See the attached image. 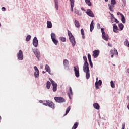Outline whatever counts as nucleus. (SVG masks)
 <instances>
[{
  "label": "nucleus",
  "instance_id": "f257e3e1",
  "mask_svg": "<svg viewBox=\"0 0 129 129\" xmlns=\"http://www.w3.org/2000/svg\"><path fill=\"white\" fill-rule=\"evenodd\" d=\"M83 70L86 73V78L88 80L90 78V70H89V64L88 62L84 63Z\"/></svg>",
  "mask_w": 129,
  "mask_h": 129
},
{
  "label": "nucleus",
  "instance_id": "f03ea898",
  "mask_svg": "<svg viewBox=\"0 0 129 129\" xmlns=\"http://www.w3.org/2000/svg\"><path fill=\"white\" fill-rule=\"evenodd\" d=\"M68 35L69 41L71 42L72 46L75 47V45H76V41H75V38H74V36H73V35H72L71 31L68 30Z\"/></svg>",
  "mask_w": 129,
  "mask_h": 129
},
{
  "label": "nucleus",
  "instance_id": "7ed1b4c3",
  "mask_svg": "<svg viewBox=\"0 0 129 129\" xmlns=\"http://www.w3.org/2000/svg\"><path fill=\"white\" fill-rule=\"evenodd\" d=\"M50 36L53 44H54L55 46H57V45H58V43H59V41H58V39H57L56 34L52 32Z\"/></svg>",
  "mask_w": 129,
  "mask_h": 129
},
{
  "label": "nucleus",
  "instance_id": "20e7f679",
  "mask_svg": "<svg viewBox=\"0 0 129 129\" xmlns=\"http://www.w3.org/2000/svg\"><path fill=\"white\" fill-rule=\"evenodd\" d=\"M17 56L19 61H23V60H24V54L23 53V51L20 50L18 53H17Z\"/></svg>",
  "mask_w": 129,
  "mask_h": 129
},
{
  "label": "nucleus",
  "instance_id": "39448f33",
  "mask_svg": "<svg viewBox=\"0 0 129 129\" xmlns=\"http://www.w3.org/2000/svg\"><path fill=\"white\" fill-rule=\"evenodd\" d=\"M32 51L34 53V55L36 56L37 59L39 60V59H40V57H41L40 51H39L38 49L35 48L34 49H32Z\"/></svg>",
  "mask_w": 129,
  "mask_h": 129
},
{
  "label": "nucleus",
  "instance_id": "423d86ee",
  "mask_svg": "<svg viewBox=\"0 0 129 129\" xmlns=\"http://www.w3.org/2000/svg\"><path fill=\"white\" fill-rule=\"evenodd\" d=\"M74 71L75 72V75L76 77H79V76H80L79 74V67L78 66L74 67Z\"/></svg>",
  "mask_w": 129,
  "mask_h": 129
},
{
  "label": "nucleus",
  "instance_id": "0eeeda50",
  "mask_svg": "<svg viewBox=\"0 0 129 129\" xmlns=\"http://www.w3.org/2000/svg\"><path fill=\"white\" fill-rule=\"evenodd\" d=\"M54 100H55V101L58 103H63V102H65L66 101L64 98L61 97H55Z\"/></svg>",
  "mask_w": 129,
  "mask_h": 129
},
{
  "label": "nucleus",
  "instance_id": "6e6552de",
  "mask_svg": "<svg viewBox=\"0 0 129 129\" xmlns=\"http://www.w3.org/2000/svg\"><path fill=\"white\" fill-rule=\"evenodd\" d=\"M32 44L35 48H37L38 47V45H39V41H38V38H37V37H35L32 40Z\"/></svg>",
  "mask_w": 129,
  "mask_h": 129
},
{
  "label": "nucleus",
  "instance_id": "1a4fd4ad",
  "mask_svg": "<svg viewBox=\"0 0 129 129\" xmlns=\"http://www.w3.org/2000/svg\"><path fill=\"white\" fill-rule=\"evenodd\" d=\"M86 14H87L89 17L94 18V14L92 11H91V9H87V11H86Z\"/></svg>",
  "mask_w": 129,
  "mask_h": 129
},
{
  "label": "nucleus",
  "instance_id": "9d476101",
  "mask_svg": "<svg viewBox=\"0 0 129 129\" xmlns=\"http://www.w3.org/2000/svg\"><path fill=\"white\" fill-rule=\"evenodd\" d=\"M102 84V81L101 80H99L98 81H96L95 83V86L97 89H99V86H101Z\"/></svg>",
  "mask_w": 129,
  "mask_h": 129
},
{
  "label": "nucleus",
  "instance_id": "9b49d317",
  "mask_svg": "<svg viewBox=\"0 0 129 129\" xmlns=\"http://www.w3.org/2000/svg\"><path fill=\"white\" fill-rule=\"evenodd\" d=\"M63 66L65 69H69V61L67 59H64L63 61Z\"/></svg>",
  "mask_w": 129,
  "mask_h": 129
},
{
  "label": "nucleus",
  "instance_id": "f8f14e48",
  "mask_svg": "<svg viewBox=\"0 0 129 129\" xmlns=\"http://www.w3.org/2000/svg\"><path fill=\"white\" fill-rule=\"evenodd\" d=\"M99 53H100V51H99V50L97 49V50H95L93 51V57H94V58H97V57H98V56H99Z\"/></svg>",
  "mask_w": 129,
  "mask_h": 129
},
{
  "label": "nucleus",
  "instance_id": "ddd939ff",
  "mask_svg": "<svg viewBox=\"0 0 129 129\" xmlns=\"http://www.w3.org/2000/svg\"><path fill=\"white\" fill-rule=\"evenodd\" d=\"M46 103H47V104L48 105V106L49 107H51L53 109H54L55 108V104H54V103H53L49 100L46 101Z\"/></svg>",
  "mask_w": 129,
  "mask_h": 129
},
{
  "label": "nucleus",
  "instance_id": "4468645a",
  "mask_svg": "<svg viewBox=\"0 0 129 129\" xmlns=\"http://www.w3.org/2000/svg\"><path fill=\"white\" fill-rule=\"evenodd\" d=\"M113 32L116 33V34H117L118 33V27H117V25H116V24H113Z\"/></svg>",
  "mask_w": 129,
  "mask_h": 129
},
{
  "label": "nucleus",
  "instance_id": "2eb2a0df",
  "mask_svg": "<svg viewBox=\"0 0 129 129\" xmlns=\"http://www.w3.org/2000/svg\"><path fill=\"white\" fill-rule=\"evenodd\" d=\"M102 38L105 41H108L109 39V36H108V34H107V33H105V34L102 35Z\"/></svg>",
  "mask_w": 129,
  "mask_h": 129
},
{
  "label": "nucleus",
  "instance_id": "dca6fc26",
  "mask_svg": "<svg viewBox=\"0 0 129 129\" xmlns=\"http://www.w3.org/2000/svg\"><path fill=\"white\" fill-rule=\"evenodd\" d=\"M68 94L69 95V97L70 99H72V98H71V96L73 95V92H72V88H71V87H70V90L68 92Z\"/></svg>",
  "mask_w": 129,
  "mask_h": 129
},
{
  "label": "nucleus",
  "instance_id": "f3484780",
  "mask_svg": "<svg viewBox=\"0 0 129 129\" xmlns=\"http://www.w3.org/2000/svg\"><path fill=\"white\" fill-rule=\"evenodd\" d=\"M52 85L53 86L52 90L53 92H56L57 91V87H58V85L57 84V83H53L52 84Z\"/></svg>",
  "mask_w": 129,
  "mask_h": 129
},
{
  "label": "nucleus",
  "instance_id": "a211bd4d",
  "mask_svg": "<svg viewBox=\"0 0 129 129\" xmlns=\"http://www.w3.org/2000/svg\"><path fill=\"white\" fill-rule=\"evenodd\" d=\"M47 29H52L53 27V24H52V22L50 21H47L46 22Z\"/></svg>",
  "mask_w": 129,
  "mask_h": 129
},
{
  "label": "nucleus",
  "instance_id": "6ab92c4d",
  "mask_svg": "<svg viewBox=\"0 0 129 129\" xmlns=\"http://www.w3.org/2000/svg\"><path fill=\"white\" fill-rule=\"evenodd\" d=\"M71 11L73 12V8H74V3H75V0H70Z\"/></svg>",
  "mask_w": 129,
  "mask_h": 129
},
{
  "label": "nucleus",
  "instance_id": "aec40b11",
  "mask_svg": "<svg viewBox=\"0 0 129 129\" xmlns=\"http://www.w3.org/2000/svg\"><path fill=\"white\" fill-rule=\"evenodd\" d=\"M74 24L75 27H76L77 28H80V23H79V22L78 21V20H76V19H74Z\"/></svg>",
  "mask_w": 129,
  "mask_h": 129
},
{
  "label": "nucleus",
  "instance_id": "412c9836",
  "mask_svg": "<svg viewBox=\"0 0 129 129\" xmlns=\"http://www.w3.org/2000/svg\"><path fill=\"white\" fill-rule=\"evenodd\" d=\"M94 108L97 109V110H99V108H100V106L97 103H95L93 105Z\"/></svg>",
  "mask_w": 129,
  "mask_h": 129
},
{
  "label": "nucleus",
  "instance_id": "4be33fe9",
  "mask_svg": "<svg viewBox=\"0 0 129 129\" xmlns=\"http://www.w3.org/2000/svg\"><path fill=\"white\" fill-rule=\"evenodd\" d=\"M45 70L49 74H51V68H50V66L48 64L45 65Z\"/></svg>",
  "mask_w": 129,
  "mask_h": 129
},
{
  "label": "nucleus",
  "instance_id": "5701e85b",
  "mask_svg": "<svg viewBox=\"0 0 129 129\" xmlns=\"http://www.w3.org/2000/svg\"><path fill=\"white\" fill-rule=\"evenodd\" d=\"M111 23H116V24H119V21L117 19L114 17L113 18H111Z\"/></svg>",
  "mask_w": 129,
  "mask_h": 129
},
{
  "label": "nucleus",
  "instance_id": "b1692460",
  "mask_svg": "<svg viewBox=\"0 0 129 129\" xmlns=\"http://www.w3.org/2000/svg\"><path fill=\"white\" fill-rule=\"evenodd\" d=\"M94 23H93V20L92 21L90 26V32H92L94 29Z\"/></svg>",
  "mask_w": 129,
  "mask_h": 129
},
{
  "label": "nucleus",
  "instance_id": "393cba45",
  "mask_svg": "<svg viewBox=\"0 0 129 129\" xmlns=\"http://www.w3.org/2000/svg\"><path fill=\"white\" fill-rule=\"evenodd\" d=\"M108 7L110 11L111 12H114V10L113 9V8H114V5H112V4H108Z\"/></svg>",
  "mask_w": 129,
  "mask_h": 129
},
{
  "label": "nucleus",
  "instance_id": "a878e982",
  "mask_svg": "<svg viewBox=\"0 0 129 129\" xmlns=\"http://www.w3.org/2000/svg\"><path fill=\"white\" fill-rule=\"evenodd\" d=\"M55 7L56 11L59 10V4H58V0H54Z\"/></svg>",
  "mask_w": 129,
  "mask_h": 129
},
{
  "label": "nucleus",
  "instance_id": "bb28decb",
  "mask_svg": "<svg viewBox=\"0 0 129 129\" xmlns=\"http://www.w3.org/2000/svg\"><path fill=\"white\" fill-rule=\"evenodd\" d=\"M74 12L78 16H81L82 15V13L80 12V11L76 9H74Z\"/></svg>",
  "mask_w": 129,
  "mask_h": 129
},
{
  "label": "nucleus",
  "instance_id": "cd10ccee",
  "mask_svg": "<svg viewBox=\"0 0 129 129\" xmlns=\"http://www.w3.org/2000/svg\"><path fill=\"white\" fill-rule=\"evenodd\" d=\"M110 85L112 88H115V81H111Z\"/></svg>",
  "mask_w": 129,
  "mask_h": 129
},
{
  "label": "nucleus",
  "instance_id": "c85d7f7f",
  "mask_svg": "<svg viewBox=\"0 0 129 129\" xmlns=\"http://www.w3.org/2000/svg\"><path fill=\"white\" fill-rule=\"evenodd\" d=\"M111 53H112V54L115 55V56H117V55H118L117 50H116V49H114V50H111Z\"/></svg>",
  "mask_w": 129,
  "mask_h": 129
},
{
  "label": "nucleus",
  "instance_id": "c756f323",
  "mask_svg": "<svg viewBox=\"0 0 129 129\" xmlns=\"http://www.w3.org/2000/svg\"><path fill=\"white\" fill-rule=\"evenodd\" d=\"M120 31H122L124 28V25L122 23H120L118 25Z\"/></svg>",
  "mask_w": 129,
  "mask_h": 129
},
{
  "label": "nucleus",
  "instance_id": "7c9ffc66",
  "mask_svg": "<svg viewBox=\"0 0 129 129\" xmlns=\"http://www.w3.org/2000/svg\"><path fill=\"white\" fill-rule=\"evenodd\" d=\"M39 75H40V72H34V76L35 78H39Z\"/></svg>",
  "mask_w": 129,
  "mask_h": 129
},
{
  "label": "nucleus",
  "instance_id": "2f4dec72",
  "mask_svg": "<svg viewBox=\"0 0 129 129\" xmlns=\"http://www.w3.org/2000/svg\"><path fill=\"white\" fill-rule=\"evenodd\" d=\"M85 2L89 7H91L92 6V4L90 2V0H85Z\"/></svg>",
  "mask_w": 129,
  "mask_h": 129
},
{
  "label": "nucleus",
  "instance_id": "473e14b6",
  "mask_svg": "<svg viewBox=\"0 0 129 129\" xmlns=\"http://www.w3.org/2000/svg\"><path fill=\"white\" fill-rule=\"evenodd\" d=\"M50 87H51V82L48 81L46 83V88L47 89H50Z\"/></svg>",
  "mask_w": 129,
  "mask_h": 129
},
{
  "label": "nucleus",
  "instance_id": "72a5a7b5",
  "mask_svg": "<svg viewBox=\"0 0 129 129\" xmlns=\"http://www.w3.org/2000/svg\"><path fill=\"white\" fill-rule=\"evenodd\" d=\"M79 123L76 122L73 126L72 129H77L78 127Z\"/></svg>",
  "mask_w": 129,
  "mask_h": 129
},
{
  "label": "nucleus",
  "instance_id": "f704fd0d",
  "mask_svg": "<svg viewBox=\"0 0 129 129\" xmlns=\"http://www.w3.org/2000/svg\"><path fill=\"white\" fill-rule=\"evenodd\" d=\"M121 17V21L123 23V24H125L126 22V20H125V17H124V15H123Z\"/></svg>",
  "mask_w": 129,
  "mask_h": 129
},
{
  "label": "nucleus",
  "instance_id": "c9c22d12",
  "mask_svg": "<svg viewBox=\"0 0 129 129\" xmlns=\"http://www.w3.org/2000/svg\"><path fill=\"white\" fill-rule=\"evenodd\" d=\"M70 109H71L70 106H69L66 111V114H64V115H67V114H68V113H69V111H70Z\"/></svg>",
  "mask_w": 129,
  "mask_h": 129
},
{
  "label": "nucleus",
  "instance_id": "e433bc0d",
  "mask_svg": "<svg viewBox=\"0 0 129 129\" xmlns=\"http://www.w3.org/2000/svg\"><path fill=\"white\" fill-rule=\"evenodd\" d=\"M31 40V35H27L25 39L26 42H29Z\"/></svg>",
  "mask_w": 129,
  "mask_h": 129
},
{
  "label": "nucleus",
  "instance_id": "4c0bfd02",
  "mask_svg": "<svg viewBox=\"0 0 129 129\" xmlns=\"http://www.w3.org/2000/svg\"><path fill=\"white\" fill-rule=\"evenodd\" d=\"M59 39L61 42H66V38L64 37H60Z\"/></svg>",
  "mask_w": 129,
  "mask_h": 129
},
{
  "label": "nucleus",
  "instance_id": "58836bf2",
  "mask_svg": "<svg viewBox=\"0 0 129 129\" xmlns=\"http://www.w3.org/2000/svg\"><path fill=\"white\" fill-rule=\"evenodd\" d=\"M34 69L35 70L34 72H40V71H39V69H38V68H37V66H34Z\"/></svg>",
  "mask_w": 129,
  "mask_h": 129
},
{
  "label": "nucleus",
  "instance_id": "ea45409f",
  "mask_svg": "<svg viewBox=\"0 0 129 129\" xmlns=\"http://www.w3.org/2000/svg\"><path fill=\"white\" fill-rule=\"evenodd\" d=\"M101 32L102 33V35H104L105 34H106L104 31V28H101Z\"/></svg>",
  "mask_w": 129,
  "mask_h": 129
},
{
  "label": "nucleus",
  "instance_id": "a19ab883",
  "mask_svg": "<svg viewBox=\"0 0 129 129\" xmlns=\"http://www.w3.org/2000/svg\"><path fill=\"white\" fill-rule=\"evenodd\" d=\"M111 5H112L113 6L114 5H116V1L115 0H111Z\"/></svg>",
  "mask_w": 129,
  "mask_h": 129
},
{
  "label": "nucleus",
  "instance_id": "79ce46f5",
  "mask_svg": "<svg viewBox=\"0 0 129 129\" xmlns=\"http://www.w3.org/2000/svg\"><path fill=\"white\" fill-rule=\"evenodd\" d=\"M83 60L85 61L84 63H88L87 62V57H86V56H84L83 57Z\"/></svg>",
  "mask_w": 129,
  "mask_h": 129
},
{
  "label": "nucleus",
  "instance_id": "37998d69",
  "mask_svg": "<svg viewBox=\"0 0 129 129\" xmlns=\"http://www.w3.org/2000/svg\"><path fill=\"white\" fill-rule=\"evenodd\" d=\"M81 34L82 36H84V30L82 28L81 29Z\"/></svg>",
  "mask_w": 129,
  "mask_h": 129
},
{
  "label": "nucleus",
  "instance_id": "c03bdc74",
  "mask_svg": "<svg viewBox=\"0 0 129 129\" xmlns=\"http://www.w3.org/2000/svg\"><path fill=\"white\" fill-rule=\"evenodd\" d=\"M88 60L91 59V55L89 53L88 54Z\"/></svg>",
  "mask_w": 129,
  "mask_h": 129
},
{
  "label": "nucleus",
  "instance_id": "a18cd8bd",
  "mask_svg": "<svg viewBox=\"0 0 129 129\" xmlns=\"http://www.w3.org/2000/svg\"><path fill=\"white\" fill-rule=\"evenodd\" d=\"M109 14H110V16H111V19H113V18H115V17H114V15H113V14H111V13H110V12H109Z\"/></svg>",
  "mask_w": 129,
  "mask_h": 129
},
{
  "label": "nucleus",
  "instance_id": "49530a36",
  "mask_svg": "<svg viewBox=\"0 0 129 129\" xmlns=\"http://www.w3.org/2000/svg\"><path fill=\"white\" fill-rule=\"evenodd\" d=\"M50 81L51 82V84H53V83H55V81L53 80L52 79H49Z\"/></svg>",
  "mask_w": 129,
  "mask_h": 129
},
{
  "label": "nucleus",
  "instance_id": "de8ad7c7",
  "mask_svg": "<svg viewBox=\"0 0 129 129\" xmlns=\"http://www.w3.org/2000/svg\"><path fill=\"white\" fill-rule=\"evenodd\" d=\"M117 15L118 16H119V15H120L121 17L123 16V14H122V13H120V12H117Z\"/></svg>",
  "mask_w": 129,
  "mask_h": 129
},
{
  "label": "nucleus",
  "instance_id": "09e8293b",
  "mask_svg": "<svg viewBox=\"0 0 129 129\" xmlns=\"http://www.w3.org/2000/svg\"><path fill=\"white\" fill-rule=\"evenodd\" d=\"M97 29H100V24L99 23L97 24Z\"/></svg>",
  "mask_w": 129,
  "mask_h": 129
},
{
  "label": "nucleus",
  "instance_id": "8fccbe9b",
  "mask_svg": "<svg viewBox=\"0 0 129 129\" xmlns=\"http://www.w3.org/2000/svg\"><path fill=\"white\" fill-rule=\"evenodd\" d=\"M1 10H2V11H3V12H6V8L5 7H2Z\"/></svg>",
  "mask_w": 129,
  "mask_h": 129
},
{
  "label": "nucleus",
  "instance_id": "3c124183",
  "mask_svg": "<svg viewBox=\"0 0 129 129\" xmlns=\"http://www.w3.org/2000/svg\"><path fill=\"white\" fill-rule=\"evenodd\" d=\"M125 123H123L122 129H125Z\"/></svg>",
  "mask_w": 129,
  "mask_h": 129
},
{
  "label": "nucleus",
  "instance_id": "603ef678",
  "mask_svg": "<svg viewBox=\"0 0 129 129\" xmlns=\"http://www.w3.org/2000/svg\"><path fill=\"white\" fill-rule=\"evenodd\" d=\"M90 65L91 68H93V64L92 63V62L90 63Z\"/></svg>",
  "mask_w": 129,
  "mask_h": 129
},
{
  "label": "nucleus",
  "instance_id": "864d4df0",
  "mask_svg": "<svg viewBox=\"0 0 129 129\" xmlns=\"http://www.w3.org/2000/svg\"><path fill=\"white\" fill-rule=\"evenodd\" d=\"M43 104V105H45V106H48V103H47V102L46 103H44Z\"/></svg>",
  "mask_w": 129,
  "mask_h": 129
},
{
  "label": "nucleus",
  "instance_id": "5fc2aeb1",
  "mask_svg": "<svg viewBox=\"0 0 129 129\" xmlns=\"http://www.w3.org/2000/svg\"><path fill=\"white\" fill-rule=\"evenodd\" d=\"M81 9L82 10V11H84V12H85V9L84 8H83V7H82L81 8Z\"/></svg>",
  "mask_w": 129,
  "mask_h": 129
},
{
  "label": "nucleus",
  "instance_id": "6e6d98bb",
  "mask_svg": "<svg viewBox=\"0 0 129 129\" xmlns=\"http://www.w3.org/2000/svg\"><path fill=\"white\" fill-rule=\"evenodd\" d=\"M89 63H92V61H91V59H88Z\"/></svg>",
  "mask_w": 129,
  "mask_h": 129
},
{
  "label": "nucleus",
  "instance_id": "4d7b16f0",
  "mask_svg": "<svg viewBox=\"0 0 129 129\" xmlns=\"http://www.w3.org/2000/svg\"><path fill=\"white\" fill-rule=\"evenodd\" d=\"M108 46H109V47H111V44H110V43H108Z\"/></svg>",
  "mask_w": 129,
  "mask_h": 129
},
{
  "label": "nucleus",
  "instance_id": "13d9d810",
  "mask_svg": "<svg viewBox=\"0 0 129 129\" xmlns=\"http://www.w3.org/2000/svg\"><path fill=\"white\" fill-rule=\"evenodd\" d=\"M39 102H40V103H43V101L42 100H40Z\"/></svg>",
  "mask_w": 129,
  "mask_h": 129
},
{
  "label": "nucleus",
  "instance_id": "bf43d9fd",
  "mask_svg": "<svg viewBox=\"0 0 129 129\" xmlns=\"http://www.w3.org/2000/svg\"><path fill=\"white\" fill-rule=\"evenodd\" d=\"M82 38L83 39H85V36H84V35H82Z\"/></svg>",
  "mask_w": 129,
  "mask_h": 129
},
{
  "label": "nucleus",
  "instance_id": "052dcab7",
  "mask_svg": "<svg viewBox=\"0 0 129 129\" xmlns=\"http://www.w3.org/2000/svg\"><path fill=\"white\" fill-rule=\"evenodd\" d=\"M127 73H129V69H127Z\"/></svg>",
  "mask_w": 129,
  "mask_h": 129
},
{
  "label": "nucleus",
  "instance_id": "680f3d73",
  "mask_svg": "<svg viewBox=\"0 0 129 129\" xmlns=\"http://www.w3.org/2000/svg\"><path fill=\"white\" fill-rule=\"evenodd\" d=\"M96 81H98V77L96 78Z\"/></svg>",
  "mask_w": 129,
  "mask_h": 129
},
{
  "label": "nucleus",
  "instance_id": "e2e57ef3",
  "mask_svg": "<svg viewBox=\"0 0 129 129\" xmlns=\"http://www.w3.org/2000/svg\"><path fill=\"white\" fill-rule=\"evenodd\" d=\"M42 73H43V74H45V71H42Z\"/></svg>",
  "mask_w": 129,
  "mask_h": 129
},
{
  "label": "nucleus",
  "instance_id": "0e129e2a",
  "mask_svg": "<svg viewBox=\"0 0 129 129\" xmlns=\"http://www.w3.org/2000/svg\"><path fill=\"white\" fill-rule=\"evenodd\" d=\"M114 55V54H112V55H111V58H113Z\"/></svg>",
  "mask_w": 129,
  "mask_h": 129
},
{
  "label": "nucleus",
  "instance_id": "69168bd1",
  "mask_svg": "<svg viewBox=\"0 0 129 129\" xmlns=\"http://www.w3.org/2000/svg\"><path fill=\"white\" fill-rule=\"evenodd\" d=\"M106 3H107L108 2V0H104Z\"/></svg>",
  "mask_w": 129,
  "mask_h": 129
},
{
  "label": "nucleus",
  "instance_id": "338daca9",
  "mask_svg": "<svg viewBox=\"0 0 129 129\" xmlns=\"http://www.w3.org/2000/svg\"><path fill=\"white\" fill-rule=\"evenodd\" d=\"M1 119H2V117H1V116H0V120H1Z\"/></svg>",
  "mask_w": 129,
  "mask_h": 129
},
{
  "label": "nucleus",
  "instance_id": "774afa93",
  "mask_svg": "<svg viewBox=\"0 0 129 129\" xmlns=\"http://www.w3.org/2000/svg\"><path fill=\"white\" fill-rule=\"evenodd\" d=\"M113 66H115V64H113Z\"/></svg>",
  "mask_w": 129,
  "mask_h": 129
}]
</instances>
